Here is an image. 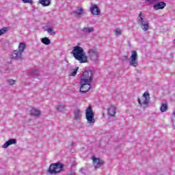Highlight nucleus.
Returning <instances> with one entry per match:
<instances>
[{
  "label": "nucleus",
  "mask_w": 175,
  "mask_h": 175,
  "mask_svg": "<svg viewBox=\"0 0 175 175\" xmlns=\"http://www.w3.org/2000/svg\"><path fill=\"white\" fill-rule=\"evenodd\" d=\"M71 53L74 58L79 61V64H87L88 62V56L84 52L83 47L75 46Z\"/></svg>",
  "instance_id": "1"
},
{
  "label": "nucleus",
  "mask_w": 175,
  "mask_h": 175,
  "mask_svg": "<svg viewBox=\"0 0 175 175\" xmlns=\"http://www.w3.org/2000/svg\"><path fill=\"white\" fill-rule=\"evenodd\" d=\"M64 170V164L61 163H55L50 165L49 168V173L50 174H58Z\"/></svg>",
  "instance_id": "2"
},
{
  "label": "nucleus",
  "mask_w": 175,
  "mask_h": 175,
  "mask_svg": "<svg viewBox=\"0 0 175 175\" xmlns=\"http://www.w3.org/2000/svg\"><path fill=\"white\" fill-rule=\"evenodd\" d=\"M137 22L143 31H148V28H150V23H148V20H147V18L143 16L142 12L139 14L137 17Z\"/></svg>",
  "instance_id": "3"
},
{
  "label": "nucleus",
  "mask_w": 175,
  "mask_h": 175,
  "mask_svg": "<svg viewBox=\"0 0 175 175\" xmlns=\"http://www.w3.org/2000/svg\"><path fill=\"white\" fill-rule=\"evenodd\" d=\"M94 117H95V114L94 113V110L92 109V107L89 106L85 109V118L89 125H94V124H95Z\"/></svg>",
  "instance_id": "4"
},
{
  "label": "nucleus",
  "mask_w": 175,
  "mask_h": 175,
  "mask_svg": "<svg viewBox=\"0 0 175 175\" xmlns=\"http://www.w3.org/2000/svg\"><path fill=\"white\" fill-rule=\"evenodd\" d=\"M138 103L142 109L148 107V103H150V93H148V92H145L142 96L138 98Z\"/></svg>",
  "instance_id": "5"
},
{
  "label": "nucleus",
  "mask_w": 175,
  "mask_h": 175,
  "mask_svg": "<svg viewBox=\"0 0 175 175\" xmlns=\"http://www.w3.org/2000/svg\"><path fill=\"white\" fill-rule=\"evenodd\" d=\"M88 54L89 55V58L90 61H92V62H99V51H98V49L96 48H92L90 49L88 51Z\"/></svg>",
  "instance_id": "6"
},
{
  "label": "nucleus",
  "mask_w": 175,
  "mask_h": 175,
  "mask_svg": "<svg viewBox=\"0 0 175 175\" xmlns=\"http://www.w3.org/2000/svg\"><path fill=\"white\" fill-rule=\"evenodd\" d=\"M93 79L92 70H85L81 76V81L82 83H91Z\"/></svg>",
  "instance_id": "7"
},
{
  "label": "nucleus",
  "mask_w": 175,
  "mask_h": 175,
  "mask_svg": "<svg viewBox=\"0 0 175 175\" xmlns=\"http://www.w3.org/2000/svg\"><path fill=\"white\" fill-rule=\"evenodd\" d=\"M129 65L136 68L139 65L137 62V52L136 51H132L131 55L130 57Z\"/></svg>",
  "instance_id": "8"
},
{
  "label": "nucleus",
  "mask_w": 175,
  "mask_h": 175,
  "mask_svg": "<svg viewBox=\"0 0 175 175\" xmlns=\"http://www.w3.org/2000/svg\"><path fill=\"white\" fill-rule=\"evenodd\" d=\"M90 90H91V84H90V82H83V81H80V92L85 94V92H88Z\"/></svg>",
  "instance_id": "9"
},
{
  "label": "nucleus",
  "mask_w": 175,
  "mask_h": 175,
  "mask_svg": "<svg viewBox=\"0 0 175 175\" xmlns=\"http://www.w3.org/2000/svg\"><path fill=\"white\" fill-rule=\"evenodd\" d=\"M90 12L94 16H99V14H100V10L99 9V7H98V5L92 3L90 7Z\"/></svg>",
  "instance_id": "10"
},
{
  "label": "nucleus",
  "mask_w": 175,
  "mask_h": 175,
  "mask_svg": "<svg viewBox=\"0 0 175 175\" xmlns=\"http://www.w3.org/2000/svg\"><path fill=\"white\" fill-rule=\"evenodd\" d=\"M29 114L31 117H40L42 111L39 108H31L29 111Z\"/></svg>",
  "instance_id": "11"
},
{
  "label": "nucleus",
  "mask_w": 175,
  "mask_h": 175,
  "mask_svg": "<svg viewBox=\"0 0 175 175\" xmlns=\"http://www.w3.org/2000/svg\"><path fill=\"white\" fill-rule=\"evenodd\" d=\"M10 58H12V59H23V53L18 50H15L10 55Z\"/></svg>",
  "instance_id": "12"
},
{
  "label": "nucleus",
  "mask_w": 175,
  "mask_h": 175,
  "mask_svg": "<svg viewBox=\"0 0 175 175\" xmlns=\"http://www.w3.org/2000/svg\"><path fill=\"white\" fill-rule=\"evenodd\" d=\"M92 159L93 161V165L96 169H99V167L103 165V160H101L100 159L93 157Z\"/></svg>",
  "instance_id": "13"
},
{
  "label": "nucleus",
  "mask_w": 175,
  "mask_h": 175,
  "mask_svg": "<svg viewBox=\"0 0 175 175\" xmlns=\"http://www.w3.org/2000/svg\"><path fill=\"white\" fill-rule=\"evenodd\" d=\"M117 109L114 105H111L107 108V114L110 117H114L116 116Z\"/></svg>",
  "instance_id": "14"
},
{
  "label": "nucleus",
  "mask_w": 175,
  "mask_h": 175,
  "mask_svg": "<svg viewBox=\"0 0 175 175\" xmlns=\"http://www.w3.org/2000/svg\"><path fill=\"white\" fill-rule=\"evenodd\" d=\"M72 13L75 16V17H81V16H84L85 12L83 8H79L74 10Z\"/></svg>",
  "instance_id": "15"
},
{
  "label": "nucleus",
  "mask_w": 175,
  "mask_h": 175,
  "mask_svg": "<svg viewBox=\"0 0 175 175\" xmlns=\"http://www.w3.org/2000/svg\"><path fill=\"white\" fill-rule=\"evenodd\" d=\"M16 143H17V139H10L8 141L5 142L2 145V148H8V147H9V146H12V144H16Z\"/></svg>",
  "instance_id": "16"
},
{
  "label": "nucleus",
  "mask_w": 175,
  "mask_h": 175,
  "mask_svg": "<svg viewBox=\"0 0 175 175\" xmlns=\"http://www.w3.org/2000/svg\"><path fill=\"white\" fill-rule=\"evenodd\" d=\"M165 8H166V3L165 2H159L153 6L154 10L165 9Z\"/></svg>",
  "instance_id": "17"
},
{
  "label": "nucleus",
  "mask_w": 175,
  "mask_h": 175,
  "mask_svg": "<svg viewBox=\"0 0 175 175\" xmlns=\"http://www.w3.org/2000/svg\"><path fill=\"white\" fill-rule=\"evenodd\" d=\"M74 118L77 121L81 120V110L80 109H75L74 110Z\"/></svg>",
  "instance_id": "18"
},
{
  "label": "nucleus",
  "mask_w": 175,
  "mask_h": 175,
  "mask_svg": "<svg viewBox=\"0 0 175 175\" xmlns=\"http://www.w3.org/2000/svg\"><path fill=\"white\" fill-rule=\"evenodd\" d=\"M94 31L95 29L92 27H86L82 29V32H84V33H92V32H94Z\"/></svg>",
  "instance_id": "19"
},
{
  "label": "nucleus",
  "mask_w": 175,
  "mask_h": 175,
  "mask_svg": "<svg viewBox=\"0 0 175 175\" xmlns=\"http://www.w3.org/2000/svg\"><path fill=\"white\" fill-rule=\"evenodd\" d=\"M25 49H27V45H25V43L21 42L18 47V51H19L21 53H23Z\"/></svg>",
  "instance_id": "20"
},
{
  "label": "nucleus",
  "mask_w": 175,
  "mask_h": 175,
  "mask_svg": "<svg viewBox=\"0 0 175 175\" xmlns=\"http://www.w3.org/2000/svg\"><path fill=\"white\" fill-rule=\"evenodd\" d=\"M66 106L64 104H59L57 107L56 109L59 113H64L65 111Z\"/></svg>",
  "instance_id": "21"
},
{
  "label": "nucleus",
  "mask_w": 175,
  "mask_h": 175,
  "mask_svg": "<svg viewBox=\"0 0 175 175\" xmlns=\"http://www.w3.org/2000/svg\"><path fill=\"white\" fill-rule=\"evenodd\" d=\"M41 42H42V43H43V44H46V46H49V44H50V43H51V41H50V39H49V38H47V37H44V38H42Z\"/></svg>",
  "instance_id": "22"
},
{
  "label": "nucleus",
  "mask_w": 175,
  "mask_h": 175,
  "mask_svg": "<svg viewBox=\"0 0 175 175\" xmlns=\"http://www.w3.org/2000/svg\"><path fill=\"white\" fill-rule=\"evenodd\" d=\"M39 3L42 5V6H49L51 3L50 0H39Z\"/></svg>",
  "instance_id": "23"
},
{
  "label": "nucleus",
  "mask_w": 175,
  "mask_h": 175,
  "mask_svg": "<svg viewBox=\"0 0 175 175\" xmlns=\"http://www.w3.org/2000/svg\"><path fill=\"white\" fill-rule=\"evenodd\" d=\"M114 33L116 36H121L122 35V29L116 28L114 29Z\"/></svg>",
  "instance_id": "24"
},
{
  "label": "nucleus",
  "mask_w": 175,
  "mask_h": 175,
  "mask_svg": "<svg viewBox=\"0 0 175 175\" xmlns=\"http://www.w3.org/2000/svg\"><path fill=\"white\" fill-rule=\"evenodd\" d=\"M30 76H31V77H38V76H39V70H33L31 71Z\"/></svg>",
  "instance_id": "25"
},
{
  "label": "nucleus",
  "mask_w": 175,
  "mask_h": 175,
  "mask_svg": "<svg viewBox=\"0 0 175 175\" xmlns=\"http://www.w3.org/2000/svg\"><path fill=\"white\" fill-rule=\"evenodd\" d=\"M160 110H161V113H165V111H166V110H167V104L162 103Z\"/></svg>",
  "instance_id": "26"
},
{
  "label": "nucleus",
  "mask_w": 175,
  "mask_h": 175,
  "mask_svg": "<svg viewBox=\"0 0 175 175\" xmlns=\"http://www.w3.org/2000/svg\"><path fill=\"white\" fill-rule=\"evenodd\" d=\"M45 31H46V32H48V33L51 35V36L56 35L55 31H54V29H53L52 28H47Z\"/></svg>",
  "instance_id": "27"
},
{
  "label": "nucleus",
  "mask_w": 175,
  "mask_h": 175,
  "mask_svg": "<svg viewBox=\"0 0 175 175\" xmlns=\"http://www.w3.org/2000/svg\"><path fill=\"white\" fill-rule=\"evenodd\" d=\"M8 32V28L7 27H3L0 29V36H2V35H5Z\"/></svg>",
  "instance_id": "28"
},
{
  "label": "nucleus",
  "mask_w": 175,
  "mask_h": 175,
  "mask_svg": "<svg viewBox=\"0 0 175 175\" xmlns=\"http://www.w3.org/2000/svg\"><path fill=\"white\" fill-rule=\"evenodd\" d=\"M8 83L10 85H14L16 84V80L14 79H8Z\"/></svg>",
  "instance_id": "29"
},
{
  "label": "nucleus",
  "mask_w": 175,
  "mask_h": 175,
  "mask_svg": "<svg viewBox=\"0 0 175 175\" xmlns=\"http://www.w3.org/2000/svg\"><path fill=\"white\" fill-rule=\"evenodd\" d=\"M157 0H145L146 3L148 5H152L154 2H156Z\"/></svg>",
  "instance_id": "30"
},
{
  "label": "nucleus",
  "mask_w": 175,
  "mask_h": 175,
  "mask_svg": "<svg viewBox=\"0 0 175 175\" xmlns=\"http://www.w3.org/2000/svg\"><path fill=\"white\" fill-rule=\"evenodd\" d=\"M77 70H79V68H77L71 72V76H76L77 75Z\"/></svg>",
  "instance_id": "31"
},
{
  "label": "nucleus",
  "mask_w": 175,
  "mask_h": 175,
  "mask_svg": "<svg viewBox=\"0 0 175 175\" xmlns=\"http://www.w3.org/2000/svg\"><path fill=\"white\" fill-rule=\"evenodd\" d=\"M23 3H31L32 2V0H22Z\"/></svg>",
  "instance_id": "32"
},
{
  "label": "nucleus",
  "mask_w": 175,
  "mask_h": 175,
  "mask_svg": "<svg viewBox=\"0 0 175 175\" xmlns=\"http://www.w3.org/2000/svg\"><path fill=\"white\" fill-rule=\"evenodd\" d=\"M128 59V57L124 56V59Z\"/></svg>",
  "instance_id": "33"
},
{
  "label": "nucleus",
  "mask_w": 175,
  "mask_h": 175,
  "mask_svg": "<svg viewBox=\"0 0 175 175\" xmlns=\"http://www.w3.org/2000/svg\"><path fill=\"white\" fill-rule=\"evenodd\" d=\"M73 144H75V143L72 142V143H71V146H73Z\"/></svg>",
  "instance_id": "34"
}]
</instances>
